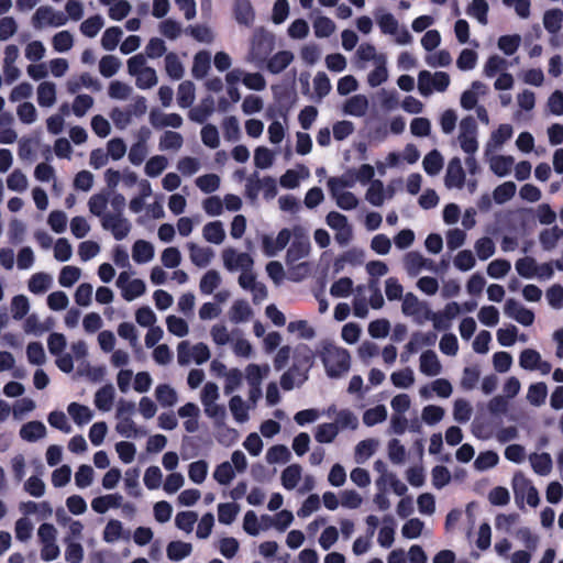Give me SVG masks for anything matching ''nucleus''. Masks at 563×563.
<instances>
[{"instance_id": "55", "label": "nucleus", "mask_w": 563, "mask_h": 563, "mask_svg": "<svg viewBox=\"0 0 563 563\" xmlns=\"http://www.w3.org/2000/svg\"><path fill=\"white\" fill-rule=\"evenodd\" d=\"M103 26V19L96 14L88 18L80 24L81 33L87 37H95Z\"/></svg>"}, {"instance_id": "2", "label": "nucleus", "mask_w": 563, "mask_h": 563, "mask_svg": "<svg viewBox=\"0 0 563 563\" xmlns=\"http://www.w3.org/2000/svg\"><path fill=\"white\" fill-rule=\"evenodd\" d=\"M274 35L264 29H258L254 32L251 41L250 55L255 63L262 64L267 60L274 49Z\"/></svg>"}, {"instance_id": "39", "label": "nucleus", "mask_w": 563, "mask_h": 563, "mask_svg": "<svg viewBox=\"0 0 563 563\" xmlns=\"http://www.w3.org/2000/svg\"><path fill=\"white\" fill-rule=\"evenodd\" d=\"M387 418V410L384 405H377L374 408L365 410L363 413V422L367 427H373L377 423L385 421Z\"/></svg>"}, {"instance_id": "6", "label": "nucleus", "mask_w": 563, "mask_h": 563, "mask_svg": "<svg viewBox=\"0 0 563 563\" xmlns=\"http://www.w3.org/2000/svg\"><path fill=\"white\" fill-rule=\"evenodd\" d=\"M313 360V351L308 345L300 344L295 349L291 368L298 372V374L307 373L312 366Z\"/></svg>"}, {"instance_id": "59", "label": "nucleus", "mask_w": 563, "mask_h": 563, "mask_svg": "<svg viewBox=\"0 0 563 563\" xmlns=\"http://www.w3.org/2000/svg\"><path fill=\"white\" fill-rule=\"evenodd\" d=\"M196 185L201 191L211 194L220 187V177L216 174H206L196 179Z\"/></svg>"}, {"instance_id": "20", "label": "nucleus", "mask_w": 563, "mask_h": 563, "mask_svg": "<svg viewBox=\"0 0 563 563\" xmlns=\"http://www.w3.org/2000/svg\"><path fill=\"white\" fill-rule=\"evenodd\" d=\"M383 522L385 523V526H383L378 532V543L380 544V547L383 548H390L391 544L394 543V536H395V530H394V518L393 516L390 515H386L384 516L383 518Z\"/></svg>"}, {"instance_id": "48", "label": "nucleus", "mask_w": 563, "mask_h": 563, "mask_svg": "<svg viewBox=\"0 0 563 563\" xmlns=\"http://www.w3.org/2000/svg\"><path fill=\"white\" fill-rule=\"evenodd\" d=\"M393 385L397 388H408L413 382V372L410 367L394 372L390 376Z\"/></svg>"}, {"instance_id": "7", "label": "nucleus", "mask_w": 563, "mask_h": 563, "mask_svg": "<svg viewBox=\"0 0 563 563\" xmlns=\"http://www.w3.org/2000/svg\"><path fill=\"white\" fill-rule=\"evenodd\" d=\"M404 266L408 275L417 276L422 268L433 269V262L424 258L419 252H408L404 257Z\"/></svg>"}, {"instance_id": "11", "label": "nucleus", "mask_w": 563, "mask_h": 563, "mask_svg": "<svg viewBox=\"0 0 563 563\" xmlns=\"http://www.w3.org/2000/svg\"><path fill=\"white\" fill-rule=\"evenodd\" d=\"M214 112V100L211 96L202 99L199 106L189 112V119L197 123H205L207 119Z\"/></svg>"}, {"instance_id": "32", "label": "nucleus", "mask_w": 563, "mask_h": 563, "mask_svg": "<svg viewBox=\"0 0 563 563\" xmlns=\"http://www.w3.org/2000/svg\"><path fill=\"white\" fill-rule=\"evenodd\" d=\"M195 100V86L191 81H183L178 86L177 102L181 108H189Z\"/></svg>"}, {"instance_id": "4", "label": "nucleus", "mask_w": 563, "mask_h": 563, "mask_svg": "<svg viewBox=\"0 0 563 563\" xmlns=\"http://www.w3.org/2000/svg\"><path fill=\"white\" fill-rule=\"evenodd\" d=\"M101 225L104 230L111 231L117 241L125 239L131 231L130 221L121 214L103 216Z\"/></svg>"}, {"instance_id": "19", "label": "nucleus", "mask_w": 563, "mask_h": 563, "mask_svg": "<svg viewBox=\"0 0 563 563\" xmlns=\"http://www.w3.org/2000/svg\"><path fill=\"white\" fill-rule=\"evenodd\" d=\"M114 399V388L108 384L97 390L95 395V405L99 410L108 411L111 409Z\"/></svg>"}, {"instance_id": "31", "label": "nucleus", "mask_w": 563, "mask_h": 563, "mask_svg": "<svg viewBox=\"0 0 563 563\" xmlns=\"http://www.w3.org/2000/svg\"><path fill=\"white\" fill-rule=\"evenodd\" d=\"M220 284V274L216 269H210L201 277L199 288L203 295H211Z\"/></svg>"}, {"instance_id": "49", "label": "nucleus", "mask_w": 563, "mask_h": 563, "mask_svg": "<svg viewBox=\"0 0 563 563\" xmlns=\"http://www.w3.org/2000/svg\"><path fill=\"white\" fill-rule=\"evenodd\" d=\"M230 410L238 422H245L249 420L247 407L240 396H233L229 401Z\"/></svg>"}, {"instance_id": "56", "label": "nucleus", "mask_w": 563, "mask_h": 563, "mask_svg": "<svg viewBox=\"0 0 563 563\" xmlns=\"http://www.w3.org/2000/svg\"><path fill=\"white\" fill-rule=\"evenodd\" d=\"M168 162L165 156L156 155L151 157L145 164V174L148 177H157L166 168Z\"/></svg>"}, {"instance_id": "21", "label": "nucleus", "mask_w": 563, "mask_h": 563, "mask_svg": "<svg viewBox=\"0 0 563 563\" xmlns=\"http://www.w3.org/2000/svg\"><path fill=\"white\" fill-rule=\"evenodd\" d=\"M67 410L74 422L78 426L86 424L92 419V411L85 405L70 402Z\"/></svg>"}, {"instance_id": "25", "label": "nucleus", "mask_w": 563, "mask_h": 563, "mask_svg": "<svg viewBox=\"0 0 563 563\" xmlns=\"http://www.w3.org/2000/svg\"><path fill=\"white\" fill-rule=\"evenodd\" d=\"M203 238L214 244H220L225 238V232L221 221H212L203 227Z\"/></svg>"}, {"instance_id": "3", "label": "nucleus", "mask_w": 563, "mask_h": 563, "mask_svg": "<svg viewBox=\"0 0 563 563\" xmlns=\"http://www.w3.org/2000/svg\"><path fill=\"white\" fill-rule=\"evenodd\" d=\"M300 230L299 227L295 229V240L291 242L286 253L287 265H292L309 255L311 249L309 238L303 234H297V231Z\"/></svg>"}, {"instance_id": "14", "label": "nucleus", "mask_w": 563, "mask_h": 563, "mask_svg": "<svg viewBox=\"0 0 563 563\" xmlns=\"http://www.w3.org/2000/svg\"><path fill=\"white\" fill-rule=\"evenodd\" d=\"M191 262L198 267H206L213 257V251L210 247H201L190 242L188 243Z\"/></svg>"}, {"instance_id": "10", "label": "nucleus", "mask_w": 563, "mask_h": 563, "mask_svg": "<svg viewBox=\"0 0 563 563\" xmlns=\"http://www.w3.org/2000/svg\"><path fill=\"white\" fill-rule=\"evenodd\" d=\"M294 59V54L290 51H279L273 56H268L266 63V69L271 74H279L285 70Z\"/></svg>"}, {"instance_id": "34", "label": "nucleus", "mask_w": 563, "mask_h": 563, "mask_svg": "<svg viewBox=\"0 0 563 563\" xmlns=\"http://www.w3.org/2000/svg\"><path fill=\"white\" fill-rule=\"evenodd\" d=\"M165 69L167 75L174 79L179 80L184 76V67L178 56L175 53H168L165 56Z\"/></svg>"}, {"instance_id": "26", "label": "nucleus", "mask_w": 563, "mask_h": 563, "mask_svg": "<svg viewBox=\"0 0 563 563\" xmlns=\"http://www.w3.org/2000/svg\"><path fill=\"white\" fill-rule=\"evenodd\" d=\"M110 192H100L95 194L89 198L88 207L89 211L96 216L99 217L101 220L103 219V216L107 213L104 212L107 205L109 202Z\"/></svg>"}, {"instance_id": "37", "label": "nucleus", "mask_w": 563, "mask_h": 563, "mask_svg": "<svg viewBox=\"0 0 563 563\" xmlns=\"http://www.w3.org/2000/svg\"><path fill=\"white\" fill-rule=\"evenodd\" d=\"M512 165L514 158L511 156L498 155L493 157L490 161V169L499 177L508 175Z\"/></svg>"}, {"instance_id": "16", "label": "nucleus", "mask_w": 563, "mask_h": 563, "mask_svg": "<svg viewBox=\"0 0 563 563\" xmlns=\"http://www.w3.org/2000/svg\"><path fill=\"white\" fill-rule=\"evenodd\" d=\"M388 78L386 68V57L379 54L376 58V67L367 76V82L371 87H378Z\"/></svg>"}, {"instance_id": "18", "label": "nucleus", "mask_w": 563, "mask_h": 563, "mask_svg": "<svg viewBox=\"0 0 563 563\" xmlns=\"http://www.w3.org/2000/svg\"><path fill=\"white\" fill-rule=\"evenodd\" d=\"M46 434V428L41 421H30L22 426L20 435L23 440L34 442Z\"/></svg>"}, {"instance_id": "61", "label": "nucleus", "mask_w": 563, "mask_h": 563, "mask_svg": "<svg viewBox=\"0 0 563 563\" xmlns=\"http://www.w3.org/2000/svg\"><path fill=\"white\" fill-rule=\"evenodd\" d=\"M53 15V8L49 5H42L37 8L32 16V25L36 30L43 29L45 25H49V21Z\"/></svg>"}, {"instance_id": "41", "label": "nucleus", "mask_w": 563, "mask_h": 563, "mask_svg": "<svg viewBox=\"0 0 563 563\" xmlns=\"http://www.w3.org/2000/svg\"><path fill=\"white\" fill-rule=\"evenodd\" d=\"M276 99L279 106V114L286 118L297 100L296 92L285 88L283 91L276 93Z\"/></svg>"}, {"instance_id": "24", "label": "nucleus", "mask_w": 563, "mask_h": 563, "mask_svg": "<svg viewBox=\"0 0 563 563\" xmlns=\"http://www.w3.org/2000/svg\"><path fill=\"white\" fill-rule=\"evenodd\" d=\"M191 551V544L183 541H172L166 549L167 556L172 561H180L190 555Z\"/></svg>"}, {"instance_id": "64", "label": "nucleus", "mask_w": 563, "mask_h": 563, "mask_svg": "<svg viewBox=\"0 0 563 563\" xmlns=\"http://www.w3.org/2000/svg\"><path fill=\"white\" fill-rule=\"evenodd\" d=\"M499 456L494 451L481 452L476 457L474 465L478 471L492 468L498 464Z\"/></svg>"}, {"instance_id": "46", "label": "nucleus", "mask_w": 563, "mask_h": 563, "mask_svg": "<svg viewBox=\"0 0 563 563\" xmlns=\"http://www.w3.org/2000/svg\"><path fill=\"white\" fill-rule=\"evenodd\" d=\"M222 129L227 141L235 142L241 137L239 121L234 115L224 118Z\"/></svg>"}, {"instance_id": "27", "label": "nucleus", "mask_w": 563, "mask_h": 563, "mask_svg": "<svg viewBox=\"0 0 563 563\" xmlns=\"http://www.w3.org/2000/svg\"><path fill=\"white\" fill-rule=\"evenodd\" d=\"M210 69V54L206 51L198 52L194 57L192 75L197 79L206 77Z\"/></svg>"}, {"instance_id": "29", "label": "nucleus", "mask_w": 563, "mask_h": 563, "mask_svg": "<svg viewBox=\"0 0 563 563\" xmlns=\"http://www.w3.org/2000/svg\"><path fill=\"white\" fill-rule=\"evenodd\" d=\"M300 478L301 466L299 464H291L282 473V484L288 490L294 489L298 485Z\"/></svg>"}, {"instance_id": "42", "label": "nucleus", "mask_w": 563, "mask_h": 563, "mask_svg": "<svg viewBox=\"0 0 563 563\" xmlns=\"http://www.w3.org/2000/svg\"><path fill=\"white\" fill-rule=\"evenodd\" d=\"M121 66L120 59L114 55H106L99 62V71L106 77L110 78L117 74Z\"/></svg>"}, {"instance_id": "44", "label": "nucleus", "mask_w": 563, "mask_h": 563, "mask_svg": "<svg viewBox=\"0 0 563 563\" xmlns=\"http://www.w3.org/2000/svg\"><path fill=\"white\" fill-rule=\"evenodd\" d=\"M122 36V30L119 26L108 27L101 37V45L106 51H113L118 46Z\"/></svg>"}, {"instance_id": "47", "label": "nucleus", "mask_w": 563, "mask_h": 563, "mask_svg": "<svg viewBox=\"0 0 563 563\" xmlns=\"http://www.w3.org/2000/svg\"><path fill=\"white\" fill-rule=\"evenodd\" d=\"M183 143L184 139L180 133L175 131H165L159 140V148L177 151L181 147Z\"/></svg>"}, {"instance_id": "43", "label": "nucleus", "mask_w": 563, "mask_h": 563, "mask_svg": "<svg viewBox=\"0 0 563 563\" xmlns=\"http://www.w3.org/2000/svg\"><path fill=\"white\" fill-rule=\"evenodd\" d=\"M517 273L523 278H532L536 276L538 265L533 257L525 256L519 258L515 264Z\"/></svg>"}, {"instance_id": "63", "label": "nucleus", "mask_w": 563, "mask_h": 563, "mask_svg": "<svg viewBox=\"0 0 563 563\" xmlns=\"http://www.w3.org/2000/svg\"><path fill=\"white\" fill-rule=\"evenodd\" d=\"M511 265L510 262L504 258L492 261L487 266V274L492 278H501L508 274Z\"/></svg>"}, {"instance_id": "40", "label": "nucleus", "mask_w": 563, "mask_h": 563, "mask_svg": "<svg viewBox=\"0 0 563 563\" xmlns=\"http://www.w3.org/2000/svg\"><path fill=\"white\" fill-rule=\"evenodd\" d=\"M365 198L375 207L382 206L385 199L383 181L379 179L373 180L366 191Z\"/></svg>"}, {"instance_id": "5", "label": "nucleus", "mask_w": 563, "mask_h": 563, "mask_svg": "<svg viewBox=\"0 0 563 563\" xmlns=\"http://www.w3.org/2000/svg\"><path fill=\"white\" fill-rule=\"evenodd\" d=\"M444 183L448 188H462L465 184V172L462 162L459 157L450 159L444 177Z\"/></svg>"}, {"instance_id": "8", "label": "nucleus", "mask_w": 563, "mask_h": 563, "mask_svg": "<svg viewBox=\"0 0 563 563\" xmlns=\"http://www.w3.org/2000/svg\"><path fill=\"white\" fill-rule=\"evenodd\" d=\"M150 123L155 129H163L172 126L178 129L183 125V118L178 113H163L158 109H153L150 112Z\"/></svg>"}, {"instance_id": "38", "label": "nucleus", "mask_w": 563, "mask_h": 563, "mask_svg": "<svg viewBox=\"0 0 563 563\" xmlns=\"http://www.w3.org/2000/svg\"><path fill=\"white\" fill-rule=\"evenodd\" d=\"M547 395V385L542 382H539L529 386L527 399L533 406H541L542 404H544Z\"/></svg>"}, {"instance_id": "52", "label": "nucleus", "mask_w": 563, "mask_h": 563, "mask_svg": "<svg viewBox=\"0 0 563 563\" xmlns=\"http://www.w3.org/2000/svg\"><path fill=\"white\" fill-rule=\"evenodd\" d=\"M145 283L142 279L135 278L129 282V284L122 289V297L132 301L133 299L142 296L145 292Z\"/></svg>"}, {"instance_id": "62", "label": "nucleus", "mask_w": 563, "mask_h": 563, "mask_svg": "<svg viewBox=\"0 0 563 563\" xmlns=\"http://www.w3.org/2000/svg\"><path fill=\"white\" fill-rule=\"evenodd\" d=\"M80 268L76 266H64L58 276V283L63 287H71L80 277Z\"/></svg>"}, {"instance_id": "1", "label": "nucleus", "mask_w": 563, "mask_h": 563, "mask_svg": "<svg viewBox=\"0 0 563 563\" xmlns=\"http://www.w3.org/2000/svg\"><path fill=\"white\" fill-rule=\"evenodd\" d=\"M319 356L330 378H339L347 373L351 366V356L347 350L338 347L324 341Z\"/></svg>"}, {"instance_id": "12", "label": "nucleus", "mask_w": 563, "mask_h": 563, "mask_svg": "<svg viewBox=\"0 0 563 563\" xmlns=\"http://www.w3.org/2000/svg\"><path fill=\"white\" fill-rule=\"evenodd\" d=\"M442 367L435 352L428 350L420 356V371L428 376H437Z\"/></svg>"}, {"instance_id": "57", "label": "nucleus", "mask_w": 563, "mask_h": 563, "mask_svg": "<svg viewBox=\"0 0 563 563\" xmlns=\"http://www.w3.org/2000/svg\"><path fill=\"white\" fill-rule=\"evenodd\" d=\"M52 44L56 52H67L74 45V37L69 31H60L53 36Z\"/></svg>"}, {"instance_id": "35", "label": "nucleus", "mask_w": 563, "mask_h": 563, "mask_svg": "<svg viewBox=\"0 0 563 563\" xmlns=\"http://www.w3.org/2000/svg\"><path fill=\"white\" fill-rule=\"evenodd\" d=\"M52 283V278L46 273H36L31 276L29 280V290L33 294H43L45 292Z\"/></svg>"}, {"instance_id": "22", "label": "nucleus", "mask_w": 563, "mask_h": 563, "mask_svg": "<svg viewBox=\"0 0 563 563\" xmlns=\"http://www.w3.org/2000/svg\"><path fill=\"white\" fill-rule=\"evenodd\" d=\"M56 100V87L53 82L44 81L37 87V102L41 107H51Z\"/></svg>"}, {"instance_id": "60", "label": "nucleus", "mask_w": 563, "mask_h": 563, "mask_svg": "<svg viewBox=\"0 0 563 563\" xmlns=\"http://www.w3.org/2000/svg\"><path fill=\"white\" fill-rule=\"evenodd\" d=\"M122 537H123L122 522L119 520H115V519L109 520L103 530V540L107 543H113Z\"/></svg>"}, {"instance_id": "15", "label": "nucleus", "mask_w": 563, "mask_h": 563, "mask_svg": "<svg viewBox=\"0 0 563 563\" xmlns=\"http://www.w3.org/2000/svg\"><path fill=\"white\" fill-rule=\"evenodd\" d=\"M132 257L137 264L147 263L154 257V246L145 240H137L132 246Z\"/></svg>"}, {"instance_id": "50", "label": "nucleus", "mask_w": 563, "mask_h": 563, "mask_svg": "<svg viewBox=\"0 0 563 563\" xmlns=\"http://www.w3.org/2000/svg\"><path fill=\"white\" fill-rule=\"evenodd\" d=\"M516 185L512 181H505L494 189L493 197L497 203H505L516 194Z\"/></svg>"}, {"instance_id": "30", "label": "nucleus", "mask_w": 563, "mask_h": 563, "mask_svg": "<svg viewBox=\"0 0 563 563\" xmlns=\"http://www.w3.org/2000/svg\"><path fill=\"white\" fill-rule=\"evenodd\" d=\"M563 12L560 9H551L544 13L543 25L551 34H556L562 27Z\"/></svg>"}, {"instance_id": "28", "label": "nucleus", "mask_w": 563, "mask_h": 563, "mask_svg": "<svg viewBox=\"0 0 563 563\" xmlns=\"http://www.w3.org/2000/svg\"><path fill=\"white\" fill-rule=\"evenodd\" d=\"M422 165L428 175L434 176L443 167V157L438 150H432L424 156Z\"/></svg>"}, {"instance_id": "13", "label": "nucleus", "mask_w": 563, "mask_h": 563, "mask_svg": "<svg viewBox=\"0 0 563 563\" xmlns=\"http://www.w3.org/2000/svg\"><path fill=\"white\" fill-rule=\"evenodd\" d=\"M529 460L536 474L547 476L551 473L553 463L549 453H532Z\"/></svg>"}, {"instance_id": "45", "label": "nucleus", "mask_w": 563, "mask_h": 563, "mask_svg": "<svg viewBox=\"0 0 563 563\" xmlns=\"http://www.w3.org/2000/svg\"><path fill=\"white\" fill-rule=\"evenodd\" d=\"M339 433V427L334 423L319 424L314 438L319 443H331Z\"/></svg>"}, {"instance_id": "36", "label": "nucleus", "mask_w": 563, "mask_h": 563, "mask_svg": "<svg viewBox=\"0 0 563 563\" xmlns=\"http://www.w3.org/2000/svg\"><path fill=\"white\" fill-rule=\"evenodd\" d=\"M239 511L240 507L235 503L219 504L218 520L223 525H231L235 520Z\"/></svg>"}, {"instance_id": "33", "label": "nucleus", "mask_w": 563, "mask_h": 563, "mask_svg": "<svg viewBox=\"0 0 563 563\" xmlns=\"http://www.w3.org/2000/svg\"><path fill=\"white\" fill-rule=\"evenodd\" d=\"M157 401L163 407H172L177 401V394L174 388L167 384H159L155 389Z\"/></svg>"}, {"instance_id": "17", "label": "nucleus", "mask_w": 563, "mask_h": 563, "mask_svg": "<svg viewBox=\"0 0 563 563\" xmlns=\"http://www.w3.org/2000/svg\"><path fill=\"white\" fill-rule=\"evenodd\" d=\"M368 108V100L364 95H355L346 100L344 104V112L354 115L363 117Z\"/></svg>"}, {"instance_id": "23", "label": "nucleus", "mask_w": 563, "mask_h": 563, "mask_svg": "<svg viewBox=\"0 0 563 563\" xmlns=\"http://www.w3.org/2000/svg\"><path fill=\"white\" fill-rule=\"evenodd\" d=\"M253 311L250 305L245 300H236L231 307L230 319L234 323H241L247 321Z\"/></svg>"}, {"instance_id": "9", "label": "nucleus", "mask_w": 563, "mask_h": 563, "mask_svg": "<svg viewBox=\"0 0 563 563\" xmlns=\"http://www.w3.org/2000/svg\"><path fill=\"white\" fill-rule=\"evenodd\" d=\"M233 15L235 21L245 26H251L255 20V12L250 0H234Z\"/></svg>"}, {"instance_id": "53", "label": "nucleus", "mask_w": 563, "mask_h": 563, "mask_svg": "<svg viewBox=\"0 0 563 563\" xmlns=\"http://www.w3.org/2000/svg\"><path fill=\"white\" fill-rule=\"evenodd\" d=\"M540 353L533 349H526L520 353L519 365L523 369L534 371L540 363Z\"/></svg>"}, {"instance_id": "54", "label": "nucleus", "mask_w": 563, "mask_h": 563, "mask_svg": "<svg viewBox=\"0 0 563 563\" xmlns=\"http://www.w3.org/2000/svg\"><path fill=\"white\" fill-rule=\"evenodd\" d=\"M290 459V452L287 446L283 444H276L268 449L266 453V460L268 463H286Z\"/></svg>"}, {"instance_id": "51", "label": "nucleus", "mask_w": 563, "mask_h": 563, "mask_svg": "<svg viewBox=\"0 0 563 563\" xmlns=\"http://www.w3.org/2000/svg\"><path fill=\"white\" fill-rule=\"evenodd\" d=\"M30 310L29 299L24 295H16L11 301L12 317L15 320L23 319Z\"/></svg>"}, {"instance_id": "58", "label": "nucleus", "mask_w": 563, "mask_h": 563, "mask_svg": "<svg viewBox=\"0 0 563 563\" xmlns=\"http://www.w3.org/2000/svg\"><path fill=\"white\" fill-rule=\"evenodd\" d=\"M353 290V282L350 277H341L330 288V294L336 298H345Z\"/></svg>"}]
</instances>
